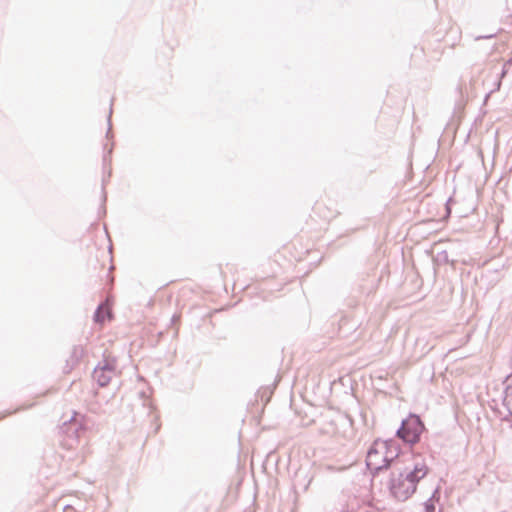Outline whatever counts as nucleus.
Wrapping results in <instances>:
<instances>
[{
  "mask_svg": "<svg viewBox=\"0 0 512 512\" xmlns=\"http://www.w3.org/2000/svg\"><path fill=\"white\" fill-rule=\"evenodd\" d=\"M429 468L425 463H414L412 467L406 466L395 469L390 474L388 488L391 495L398 501H406L416 491L421 479L428 474Z\"/></svg>",
  "mask_w": 512,
  "mask_h": 512,
  "instance_id": "f257e3e1",
  "label": "nucleus"
},
{
  "mask_svg": "<svg viewBox=\"0 0 512 512\" xmlns=\"http://www.w3.org/2000/svg\"><path fill=\"white\" fill-rule=\"evenodd\" d=\"M398 455L399 446L393 439L375 440L367 451L366 467L375 477L380 471L388 469Z\"/></svg>",
  "mask_w": 512,
  "mask_h": 512,
  "instance_id": "f03ea898",
  "label": "nucleus"
},
{
  "mask_svg": "<svg viewBox=\"0 0 512 512\" xmlns=\"http://www.w3.org/2000/svg\"><path fill=\"white\" fill-rule=\"evenodd\" d=\"M425 429L421 417L418 414L409 413V415L401 421L395 435L403 443L413 446L420 441L421 435Z\"/></svg>",
  "mask_w": 512,
  "mask_h": 512,
  "instance_id": "7ed1b4c3",
  "label": "nucleus"
},
{
  "mask_svg": "<svg viewBox=\"0 0 512 512\" xmlns=\"http://www.w3.org/2000/svg\"><path fill=\"white\" fill-rule=\"evenodd\" d=\"M62 434L66 435L69 439L77 441L80 435L85 431V427L76 419L75 415L68 421L63 422L60 427Z\"/></svg>",
  "mask_w": 512,
  "mask_h": 512,
  "instance_id": "20e7f679",
  "label": "nucleus"
},
{
  "mask_svg": "<svg viewBox=\"0 0 512 512\" xmlns=\"http://www.w3.org/2000/svg\"><path fill=\"white\" fill-rule=\"evenodd\" d=\"M84 356L82 345H74L70 357L66 360L65 372H70Z\"/></svg>",
  "mask_w": 512,
  "mask_h": 512,
  "instance_id": "39448f33",
  "label": "nucleus"
},
{
  "mask_svg": "<svg viewBox=\"0 0 512 512\" xmlns=\"http://www.w3.org/2000/svg\"><path fill=\"white\" fill-rule=\"evenodd\" d=\"M114 375V373H106L100 368H94L92 377L100 387H105L110 383Z\"/></svg>",
  "mask_w": 512,
  "mask_h": 512,
  "instance_id": "423d86ee",
  "label": "nucleus"
},
{
  "mask_svg": "<svg viewBox=\"0 0 512 512\" xmlns=\"http://www.w3.org/2000/svg\"><path fill=\"white\" fill-rule=\"evenodd\" d=\"M95 368H100L106 373L116 374V359L110 355H104L103 360L100 361Z\"/></svg>",
  "mask_w": 512,
  "mask_h": 512,
  "instance_id": "0eeeda50",
  "label": "nucleus"
},
{
  "mask_svg": "<svg viewBox=\"0 0 512 512\" xmlns=\"http://www.w3.org/2000/svg\"><path fill=\"white\" fill-rule=\"evenodd\" d=\"M434 261L438 265L451 264V266H455V261L449 259L448 253L445 250L438 252L436 257L434 258Z\"/></svg>",
  "mask_w": 512,
  "mask_h": 512,
  "instance_id": "6e6552de",
  "label": "nucleus"
},
{
  "mask_svg": "<svg viewBox=\"0 0 512 512\" xmlns=\"http://www.w3.org/2000/svg\"><path fill=\"white\" fill-rule=\"evenodd\" d=\"M108 317H109V311L102 310L101 305H99L94 312L93 320L95 323H103L105 321V319Z\"/></svg>",
  "mask_w": 512,
  "mask_h": 512,
  "instance_id": "1a4fd4ad",
  "label": "nucleus"
},
{
  "mask_svg": "<svg viewBox=\"0 0 512 512\" xmlns=\"http://www.w3.org/2000/svg\"><path fill=\"white\" fill-rule=\"evenodd\" d=\"M436 495H439V488H436L432 496L424 502L425 512H435L434 499L436 498Z\"/></svg>",
  "mask_w": 512,
  "mask_h": 512,
  "instance_id": "9d476101",
  "label": "nucleus"
},
{
  "mask_svg": "<svg viewBox=\"0 0 512 512\" xmlns=\"http://www.w3.org/2000/svg\"><path fill=\"white\" fill-rule=\"evenodd\" d=\"M103 149H104L103 166L105 168L111 162V155L113 152V144L110 147H108V145L105 144Z\"/></svg>",
  "mask_w": 512,
  "mask_h": 512,
  "instance_id": "9b49d317",
  "label": "nucleus"
},
{
  "mask_svg": "<svg viewBox=\"0 0 512 512\" xmlns=\"http://www.w3.org/2000/svg\"><path fill=\"white\" fill-rule=\"evenodd\" d=\"M299 476H300V474L297 473L296 474V479H295V482H294V488L297 489V488L302 487V490L306 491L308 486H309V484L311 483L312 478L311 477L308 478L307 483L302 485V483H300Z\"/></svg>",
  "mask_w": 512,
  "mask_h": 512,
  "instance_id": "f8f14e48",
  "label": "nucleus"
},
{
  "mask_svg": "<svg viewBox=\"0 0 512 512\" xmlns=\"http://www.w3.org/2000/svg\"><path fill=\"white\" fill-rule=\"evenodd\" d=\"M111 116H112V105L110 106L109 114L107 116V125H108L107 132H106V138L107 139H110V138L113 137Z\"/></svg>",
  "mask_w": 512,
  "mask_h": 512,
  "instance_id": "ddd939ff",
  "label": "nucleus"
},
{
  "mask_svg": "<svg viewBox=\"0 0 512 512\" xmlns=\"http://www.w3.org/2000/svg\"><path fill=\"white\" fill-rule=\"evenodd\" d=\"M106 181H107V180H106V178L104 177V178L102 179V205H101V210H102L103 214H105V213H106V209H105V207H104V204H105V202H106V200H107V193H106V191H105V183H106Z\"/></svg>",
  "mask_w": 512,
  "mask_h": 512,
  "instance_id": "4468645a",
  "label": "nucleus"
},
{
  "mask_svg": "<svg viewBox=\"0 0 512 512\" xmlns=\"http://www.w3.org/2000/svg\"><path fill=\"white\" fill-rule=\"evenodd\" d=\"M503 406H505L508 409L509 414L502 417L501 421L509 422L510 418L512 417V409L509 407V402L506 400V398L503 399Z\"/></svg>",
  "mask_w": 512,
  "mask_h": 512,
  "instance_id": "2eb2a0df",
  "label": "nucleus"
},
{
  "mask_svg": "<svg viewBox=\"0 0 512 512\" xmlns=\"http://www.w3.org/2000/svg\"><path fill=\"white\" fill-rule=\"evenodd\" d=\"M506 74H507V70H506L505 67H503L502 71L500 73V79H499V81L496 84V90L500 89V87H501V79L504 78L506 76Z\"/></svg>",
  "mask_w": 512,
  "mask_h": 512,
  "instance_id": "dca6fc26",
  "label": "nucleus"
},
{
  "mask_svg": "<svg viewBox=\"0 0 512 512\" xmlns=\"http://www.w3.org/2000/svg\"><path fill=\"white\" fill-rule=\"evenodd\" d=\"M495 33H492V34H489V35H482V36H477L475 39L476 40H481V39H490V38H493L495 37Z\"/></svg>",
  "mask_w": 512,
  "mask_h": 512,
  "instance_id": "f3484780",
  "label": "nucleus"
},
{
  "mask_svg": "<svg viewBox=\"0 0 512 512\" xmlns=\"http://www.w3.org/2000/svg\"><path fill=\"white\" fill-rule=\"evenodd\" d=\"M452 201V198H449L446 202V210L448 213H450L449 203Z\"/></svg>",
  "mask_w": 512,
  "mask_h": 512,
  "instance_id": "a211bd4d",
  "label": "nucleus"
},
{
  "mask_svg": "<svg viewBox=\"0 0 512 512\" xmlns=\"http://www.w3.org/2000/svg\"><path fill=\"white\" fill-rule=\"evenodd\" d=\"M10 414H11V412L2 413V414H0V419L4 418V417H6L7 415H10Z\"/></svg>",
  "mask_w": 512,
  "mask_h": 512,
  "instance_id": "6ab92c4d",
  "label": "nucleus"
},
{
  "mask_svg": "<svg viewBox=\"0 0 512 512\" xmlns=\"http://www.w3.org/2000/svg\"><path fill=\"white\" fill-rule=\"evenodd\" d=\"M506 64L512 65V56L507 60Z\"/></svg>",
  "mask_w": 512,
  "mask_h": 512,
  "instance_id": "aec40b11",
  "label": "nucleus"
},
{
  "mask_svg": "<svg viewBox=\"0 0 512 512\" xmlns=\"http://www.w3.org/2000/svg\"><path fill=\"white\" fill-rule=\"evenodd\" d=\"M510 388H511L510 386H507L506 389H505V392L507 393Z\"/></svg>",
  "mask_w": 512,
  "mask_h": 512,
  "instance_id": "412c9836",
  "label": "nucleus"
},
{
  "mask_svg": "<svg viewBox=\"0 0 512 512\" xmlns=\"http://www.w3.org/2000/svg\"><path fill=\"white\" fill-rule=\"evenodd\" d=\"M111 176V170L108 171V178Z\"/></svg>",
  "mask_w": 512,
  "mask_h": 512,
  "instance_id": "4be33fe9",
  "label": "nucleus"
}]
</instances>
